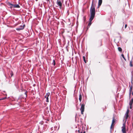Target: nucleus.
<instances>
[{"instance_id": "obj_2", "label": "nucleus", "mask_w": 133, "mask_h": 133, "mask_svg": "<svg viewBox=\"0 0 133 133\" xmlns=\"http://www.w3.org/2000/svg\"><path fill=\"white\" fill-rule=\"evenodd\" d=\"M85 105L83 104H82L81 105L80 110L81 111V114L82 115L83 114V112L84 111Z\"/></svg>"}, {"instance_id": "obj_16", "label": "nucleus", "mask_w": 133, "mask_h": 133, "mask_svg": "<svg viewBox=\"0 0 133 133\" xmlns=\"http://www.w3.org/2000/svg\"><path fill=\"white\" fill-rule=\"evenodd\" d=\"M83 59L84 61V62L85 63H87V62L85 59V56H83Z\"/></svg>"}, {"instance_id": "obj_30", "label": "nucleus", "mask_w": 133, "mask_h": 133, "mask_svg": "<svg viewBox=\"0 0 133 133\" xmlns=\"http://www.w3.org/2000/svg\"><path fill=\"white\" fill-rule=\"evenodd\" d=\"M132 95H133V92H132Z\"/></svg>"}, {"instance_id": "obj_19", "label": "nucleus", "mask_w": 133, "mask_h": 133, "mask_svg": "<svg viewBox=\"0 0 133 133\" xmlns=\"http://www.w3.org/2000/svg\"><path fill=\"white\" fill-rule=\"evenodd\" d=\"M130 65L131 67H132L133 66V65L132 64V62L131 61H130Z\"/></svg>"}, {"instance_id": "obj_11", "label": "nucleus", "mask_w": 133, "mask_h": 133, "mask_svg": "<svg viewBox=\"0 0 133 133\" xmlns=\"http://www.w3.org/2000/svg\"><path fill=\"white\" fill-rule=\"evenodd\" d=\"M79 100L80 101V102H81L82 99V96L81 93H80L79 94Z\"/></svg>"}, {"instance_id": "obj_13", "label": "nucleus", "mask_w": 133, "mask_h": 133, "mask_svg": "<svg viewBox=\"0 0 133 133\" xmlns=\"http://www.w3.org/2000/svg\"><path fill=\"white\" fill-rule=\"evenodd\" d=\"M133 103V98H132L129 102V104H132Z\"/></svg>"}, {"instance_id": "obj_6", "label": "nucleus", "mask_w": 133, "mask_h": 133, "mask_svg": "<svg viewBox=\"0 0 133 133\" xmlns=\"http://www.w3.org/2000/svg\"><path fill=\"white\" fill-rule=\"evenodd\" d=\"M25 26V25L24 24L23 26L21 25L18 28H16V30L18 31H19L22 30L24 29Z\"/></svg>"}, {"instance_id": "obj_20", "label": "nucleus", "mask_w": 133, "mask_h": 133, "mask_svg": "<svg viewBox=\"0 0 133 133\" xmlns=\"http://www.w3.org/2000/svg\"><path fill=\"white\" fill-rule=\"evenodd\" d=\"M121 56H122V57H123V58L125 60H126V59L124 57V55L123 54H122L121 55Z\"/></svg>"}, {"instance_id": "obj_9", "label": "nucleus", "mask_w": 133, "mask_h": 133, "mask_svg": "<svg viewBox=\"0 0 133 133\" xmlns=\"http://www.w3.org/2000/svg\"><path fill=\"white\" fill-rule=\"evenodd\" d=\"M102 0H99L98 3V7L100 6L102 3Z\"/></svg>"}, {"instance_id": "obj_31", "label": "nucleus", "mask_w": 133, "mask_h": 133, "mask_svg": "<svg viewBox=\"0 0 133 133\" xmlns=\"http://www.w3.org/2000/svg\"><path fill=\"white\" fill-rule=\"evenodd\" d=\"M76 116H77V114H76Z\"/></svg>"}, {"instance_id": "obj_3", "label": "nucleus", "mask_w": 133, "mask_h": 133, "mask_svg": "<svg viewBox=\"0 0 133 133\" xmlns=\"http://www.w3.org/2000/svg\"><path fill=\"white\" fill-rule=\"evenodd\" d=\"M57 3L58 6H59V8L61 9L62 6V4L61 0H57Z\"/></svg>"}, {"instance_id": "obj_27", "label": "nucleus", "mask_w": 133, "mask_h": 133, "mask_svg": "<svg viewBox=\"0 0 133 133\" xmlns=\"http://www.w3.org/2000/svg\"><path fill=\"white\" fill-rule=\"evenodd\" d=\"M129 105H130V108L131 109H132V104H131H131H129Z\"/></svg>"}, {"instance_id": "obj_28", "label": "nucleus", "mask_w": 133, "mask_h": 133, "mask_svg": "<svg viewBox=\"0 0 133 133\" xmlns=\"http://www.w3.org/2000/svg\"><path fill=\"white\" fill-rule=\"evenodd\" d=\"M47 1V2H49V4H50V0H46Z\"/></svg>"}, {"instance_id": "obj_17", "label": "nucleus", "mask_w": 133, "mask_h": 133, "mask_svg": "<svg viewBox=\"0 0 133 133\" xmlns=\"http://www.w3.org/2000/svg\"><path fill=\"white\" fill-rule=\"evenodd\" d=\"M10 74L11 75V77H12V76H13V72L12 71H11L10 72Z\"/></svg>"}, {"instance_id": "obj_23", "label": "nucleus", "mask_w": 133, "mask_h": 133, "mask_svg": "<svg viewBox=\"0 0 133 133\" xmlns=\"http://www.w3.org/2000/svg\"><path fill=\"white\" fill-rule=\"evenodd\" d=\"M6 97H4V98H1V99H0V100H4V99H6Z\"/></svg>"}, {"instance_id": "obj_1", "label": "nucleus", "mask_w": 133, "mask_h": 133, "mask_svg": "<svg viewBox=\"0 0 133 133\" xmlns=\"http://www.w3.org/2000/svg\"><path fill=\"white\" fill-rule=\"evenodd\" d=\"M95 0H93L92 2V6L90 10V17L89 19V23L87 26V30L90 27L92 23L91 21L94 18L95 14V10L94 6L93 5L94 1ZM96 2H97V0H95Z\"/></svg>"}, {"instance_id": "obj_8", "label": "nucleus", "mask_w": 133, "mask_h": 133, "mask_svg": "<svg viewBox=\"0 0 133 133\" xmlns=\"http://www.w3.org/2000/svg\"><path fill=\"white\" fill-rule=\"evenodd\" d=\"M115 120L114 119V117H113V119L112 120V124H111V127H110L111 129L112 128V126H114V123H115Z\"/></svg>"}, {"instance_id": "obj_29", "label": "nucleus", "mask_w": 133, "mask_h": 133, "mask_svg": "<svg viewBox=\"0 0 133 133\" xmlns=\"http://www.w3.org/2000/svg\"><path fill=\"white\" fill-rule=\"evenodd\" d=\"M127 26V24L125 25V28L126 29Z\"/></svg>"}, {"instance_id": "obj_15", "label": "nucleus", "mask_w": 133, "mask_h": 133, "mask_svg": "<svg viewBox=\"0 0 133 133\" xmlns=\"http://www.w3.org/2000/svg\"><path fill=\"white\" fill-rule=\"evenodd\" d=\"M118 50L120 52L122 51V48L120 47H119L118 48Z\"/></svg>"}, {"instance_id": "obj_14", "label": "nucleus", "mask_w": 133, "mask_h": 133, "mask_svg": "<svg viewBox=\"0 0 133 133\" xmlns=\"http://www.w3.org/2000/svg\"><path fill=\"white\" fill-rule=\"evenodd\" d=\"M126 116L125 117V118L126 119V120L128 119V117H129L128 114H125Z\"/></svg>"}, {"instance_id": "obj_22", "label": "nucleus", "mask_w": 133, "mask_h": 133, "mask_svg": "<svg viewBox=\"0 0 133 133\" xmlns=\"http://www.w3.org/2000/svg\"><path fill=\"white\" fill-rule=\"evenodd\" d=\"M50 94V93H47L46 95V96H47V97H48V96H49Z\"/></svg>"}, {"instance_id": "obj_24", "label": "nucleus", "mask_w": 133, "mask_h": 133, "mask_svg": "<svg viewBox=\"0 0 133 133\" xmlns=\"http://www.w3.org/2000/svg\"><path fill=\"white\" fill-rule=\"evenodd\" d=\"M46 102H49V100H48L49 98H48V97H46Z\"/></svg>"}, {"instance_id": "obj_4", "label": "nucleus", "mask_w": 133, "mask_h": 133, "mask_svg": "<svg viewBox=\"0 0 133 133\" xmlns=\"http://www.w3.org/2000/svg\"><path fill=\"white\" fill-rule=\"evenodd\" d=\"M122 131L123 133H126V127L125 125V123H124L123 124V126L122 127Z\"/></svg>"}, {"instance_id": "obj_7", "label": "nucleus", "mask_w": 133, "mask_h": 133, "mask_svg": "<svg viewBox=\"0 0 133 133\" xmlns=\"http://www.w3.org/2000/svg\"><path fill=\"white\" fill-rule=\"evenodd\" d=\"M14 4H15L11 3L10 2H8L7 3V5L11 8H14Z\"/></svg>"}, {"instance_id": "obj_18", "label": "nucleus", "mask_w": 133, "mask_h": 133, "mask_svg": "<svg viewBox=\"0 0 133 133\" xmlns=\"http://www.w3.org/2000/svg\"><path fill=\"white\" fill-rule=\"evenodd\" d=\"M52 64L54 66H55V61L54 60H53V61Z\"/></svg>"}, {"instance_id": "obj_32", "label": "nucleus", "mask_w": 133, "mask_h": 133, "mask_svg": "<svg viewBox=\"0 0 133 133\" xmlns=\"http://www.w3.org/2000/svg\"><path fill=\"white\" fill-rule=\"evenodd\" d=\"M38 0H36V1H37Z\"/></svg>"}, {"instance_id": "obj_25", "label": "nucleus", "mask_w": 133, "mask_h": 133, "mask_svg": "<svg viewBox=\"0 0 133 133\" xmlns=\"http://www.w3.org/2000/svg\"><path fill=\"white\" fill-rule=\"evenodd\" d=\"M78 132H79V133H85V131H84V132H83L82 133V132H80V130H78Z\"/></svg>"}, {"instance_id": "obj_10", "label": "nucleus", "mask_w": 133, "mask_h": 133, "mask_svg": "<svg viewBox=\"0 0 133 133\" xmlns=\"http://www.w3.org/2000/svg\"><path fill=\"white\" fill-rule=\"evenodd\" d=\"M102 44V42L101 41H99L97 43V45L98 47H100L101 46Z\"/></svg>"}, {"instance_id": "obj_26", "label": "nucleus", "mask_w": 133, "mask_h": 133, "mask_svg": "<svg viewBox=\"0 0 133 133\" xmlns=\"http://www.w3.org/2000/svg\"><path fill=\"white\" fill-rule=\"evenodd\" d=\"M100 123L101 124H103V121H101Z\"/></svg>"}, {"instance_id": "obj_12", "label": "nucleus", "mask_w": 133, "mask_h": 133, "mask_svg": "<svg viewBox=\"0 0 133 133\" xmlns=\"http://www.w3.org/2000/svg\"><path fill=\"white\" fill-rule=\"evenodd\" d=\"M14 8H20V6L18 4H14Z\"/></svg>"}, {"instance_id": "obj_5", "label": "nucleus", "mask_w": 133, "mask_h": 133, "mask_svg": "<svg viewBox=\"0 0 133 133\" xmlns=\"http://www.w3.org/2000/svg\"><path fill=\"white\" fill-rule=\"evenodd\" d=\"M131 83L132 84V85H131L130 87V89H129V96H130V95L131 94V91L132 90V88L133 87V78H132V80L131 81Z\"/></svg>"}, {"instance_id": "obj_21", "label": "nucleus", "mask_w": 133, "mask_h": 133, "mask_svg": "<svg viewBox=\"0 0 133 133\" xmlns=\"http://www.w3.org/2000/svg\"><path fill=\"white\" fill-rule=\"evenodd\" d=\"M129 112V109H127V112H126L125 114H128Z\"/></svg>"}]
</instances>
